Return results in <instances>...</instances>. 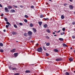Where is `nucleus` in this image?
<instances>
[{"instance_id":"f257e3e1","label":"nucleus","mask_w":75,"mask_h":75,"mask_svg":"<svg viewBox=\"0 0 75 75\" xmlns=\"http://www.w3.org/2000/svg\"><path fill=\"white\" fill-rule=\"evenodd\" d=\"M37 51L38 52H42V49L41 47H40V48H38L37 49Z\"/></svg>"},{"instance_id":"f03ea898","label":"nucleus","mask_w":75,"mask_h":75,"mask_svg":"<svg viewBox=\"0 0 75 75\" xmlns=\"http://www.w3.org/2000/svg\"><path fill=\"white\" fill-rule=\"evenodd\" d=\"M5 10L6 13H9V10H8V8L7 7L5 8Z\"/></svg>"},{"instance_id":"7ed1b4c3","label":"nucleus","mask_w":75,"mask_h":75,"mask_svg":"<svg viewBox=\"0 0 75 75\" xmlns=\"http://www.w3.org/2000/svg\"><path fill=\"white\" fill-rule=\"evenodd\" d=\"M56 61H62V59L61 58H58L57 59H56Z\"/></svg>"},{"instance_id":"20e7f679","label":"nucleus","mask_w":75,"mask_h":75,"mask_svg":"<svg viewBox=\"0 0 75 75\" xmlns=\"http://www.w3.org/2000/svg\"><path fill=\"white\" fill-rule=\"evenodd\" d=\"M32 32H31V31H29L28 32V34L29 35H32Z\"/></svg>"},{"instance_id":"39448f33","label":"nucleus","mask_w":75,"mask_h":75,"mask_svg":"<svg viewBox=\"0 0 75 75\" xmlns=\"http://www.w3.org/2000/svg\"><path fill=\"white\" fill-rule=\"evenodd\" d=\"M11 13H15L16 12V11H15V10L14 9H11L10 11Z\"/></svg>"},{"instance_id":"423d86ee","label":"nucleus","mask_w":75,"mask_h":75,"mask_svg":"<svg viewBox=\"0 0 75 75\" xmlns=\"http://www.w3.org/2000/svg\"><path fill=\"white\" fill-rule=\"evenodd\" d=\"M12 34L13 35H16L17 33V32H14V31L12 32Z\"/></svg>"},{"instance_id":"0eeeda50","label":"nucleus","mask_w":75,"mask_h":75,"mask_svg":"<svg viewBox=\"0 0 75 75\" xmlns=\"http://www.w3.org/2000/svg\"><path fill=\"white\" fill-rule=\"evenodd\" d=\"M8 10H10V9H11V8H13V7H12L11 6H8Z\"/></svg>"},{"instance_id":"6e6552de","label":"nucleus","mask_w":75,"mask_h":75,"mask_svg":"<svg viewBox=\"0 0 75 75\" xmlns=\"http://www.w3.org/2000/svg\"><path fill=\"white\" fill-rule=\"evenodd\" d=\"M54 52H58L59 51L58 50H57V49H54Z\"/></svg>"},{"instance_id":"1a4fd4ad","label":"nucleus","mask_w":75,"mask_h":75,"mask_svg":"<svg viewBox=\"0 0 75 75\" xmlns=\"http://www.w3.org/2000/svg\"><path fill=\"white\" fill-rule=\"evenodd\" d=\"M16 51V49H13L11 50V52H14Z\"/></svg>"},{"instance_id":"9d476101","label":"nucleus","mask_w":75,"mask_h":75,"mask_svg":"<svg viewBox=\"0 0 75 75\" xmlns=\"http://www.w3.org/2000/svg\"><path fill=\"white\" fill-rule=\"evenodd\" d=\"M69 61H70V62L73 61V59H72V57H70L69 59Z\"/></svg>"},{"instance_id":"9b49d317","label":"nucleus","mask_w":75,"mask_h":75,"mask_svg":"<svg viewBox=\"0 0 75 75\" xmlns=\"http://www.w3.org/2000/svg\"><path fill=\"white\" fill-rule=\"evenodd\" d=\"M11 70H13V71H14L15 70H17V68H13L11 67Z\"/></svg>"},{"instance_id":"f8f14e48","label":"nucleus","mask_w":75,"mask_h":75,"mask_svg":"<svg viewBox=\"0 0 75 75\" xmlns=\"http://www.w3.org/2000/svg\"><path fill=\"white\" fill-rule=\"evenodd\" d=\"M18 56V53H15L14 54V56L15 57H17Z\"/></svg>"},{"instance_id":"ddd939ff","label":"nucleus","mask_w":75,"mask_h":75,"mask_svg":"<svg viewBox=\"0 0 75 75\" xmlns=\"http://www.w3.org/2000/svg\"><path fill=\"white\" fill-rule=\"evenodd\" d=\"M30 27H34V25L33 23H31L30 24Z\"/></svg>"},{"instance_id":"4468645a","label":"nucleus","mask_w":75,"mask_h":75,"mask_svg":"<svg viewBox=\"0 0 75 75\" xmlns=\"http://www.w3.org/2000/svg\"><path fill=\"white\" fill-rule=\"evenodd\" d=\"M47 26L48 25H47V24H45L43 25V27H44V28H47Z\"/></svg>"},{"instance_id":"2eb2a0df","label":"nucleus","mask_w":75,"mask_h":75,"mask_svg":"<svg viewBox=\"0 0 75 75\" xmlns=\"http://www.w3.org/2000/svg\"><path fill=\"white\" fill-rule=\"evenodd\" d=\"M69 8L71 10H72V9H73V6L71 5H70Z\"/></svg>"},{"instance_id":"dca6fc26","label":"nucleus","mask_w":75,"mask_h":75,"mask_svg":"<svg viewBox=\"0 0 75 75\" xmlns=\"http://www.w3.org/2000/svg\"><path fill=\"white\" fill-rule=\"evenodd\" d=\"M25 73H30V71L28 70H27L25 71Z\"/></svg>"},{"instance_id":"f3484780","label":"nucleus","mask_w":75,"mask_h":75,"mask_svg":"<svg viewBox=\"0 0 75 75\" xmlns=\"http://www.w3.org/2000/svg\"><path fill=\"white\" fill-rule=\"evenodd\" d=\"M33 30L34 32L35 33V32L37 31V30H36V29H35V28H33Z\"/></svg>"},{"instance_id":"a211bd4d","label":"nucleus","mask_w":75,"mask_h":75,"mask_svg":"<svg viewBox=\"0 0 75 75\" xmlns=\"http://www.w3.org/2000/svg\"><path fill=\"white\" fill-rule=\"evenodd\" d=\"M59 40L60 41H64V39L62 38H59Z\"/></svg>"},{"instance_id":"6ab92c4d","label":"nucleus","mask_w":75,"mask_h":75,"mask_svg":"<svg viewBox=\"0 0 75 75\" xmlns=\"http://www.w3.org/2000/svg\"><path fill=\"white\" fill-rule=\"evenodd\" d=\"M42 22H39L38 24L40 25H41V24H42Z\"/></svg>"},{"instance_id":"aec40b11","label":"nucleus","mask_w":75,"mask_h":75,"mask_svg":"<svg viewBox=\"0 0 75 75\" xmlns=\"http://www.w3.org/2000/svg\"><path fill=\"white\" fill-rule=\"evenodd\" d=\"M45 38H47V39L48 40H50V37H48V36H46L45 37Z\"/></svg>"},{"instance_id":"412c9836","label":"nucleus","mask_w":75,"mask_h":75,"mask_svg":"<svg viewBox=\"0 0 75 75\" xmlns=\"http://www.w3.org/2000/svg\"><path fill=\"white\" fill-rule=\"evenodd\" d=\"M63 47H68V46H67V45H66L65 44H64V43H63Z\"/></svg>"},{"instance_id":"4be33fe9","label":"nucleus","mask_w":75,"mask_h":75,"mask_svg":"<svg viewBox=\"0 0 75 75\" xmlns=\"http://www.w3.org/2000/svg\"><path fill=\"white\" fill-rule=\"evenodd\" d=\"M47 32L48 33H51V31H50V30L49 29L47 30Z\"/></svg>"},{"instance_id":"5701e85b","label":"nucleus","mask_w":75,"mask_h":75,"mask_svg":"<svg viewBox=\"0 0 75 75\" xmlns=\"http://www.w3.org/2000/svg\"><path fill=\"white\" fill-rule=\"evenodd\" d=\"M24 36L25 37H27V34L26 33H25L23 34Z\"/></svg>"},{"instance_id":"b1692460","label":"nucleus","mask_w":75,"mask_h":75,"mask_svg":"<svg viewBox=\"0 0 75 75\" xmlns=\"http://www.w3.org/2000/svg\"><path fill=\"white\" fill-rule=\"evenodd\" d=\"M4 19L5 21H6V22H7V21H8V20H7V19L6 18H4Z\"/></svg>"},{"instance_id":"393cba45","label":"nucleus","mask_w":75,"mask_h":75,"mask_svg":"<svg viewBox=\"0 0 75 75\" xmlns=\"http://www.w3.org/2000/svg\"><path fill=\"white\" fill-rule=\"evenodd\" d=\"M65 75H69V74L68 72H66L65 73Z\"/></svg>"},{"instance_id":"a878e982","label":"nucleus","mask_w":75,"mask_h":75,"mask_svg":"<svg viewBox=\"0 0 75 75\" xmlns=\"http://www.w3.org/2000/svg\"><path fill=\"white\" fill-rule=\"evenodd\" d=\"M0 47H3V44L2 43H0Z\"/></svg>"},{"instance_id":"bb28decb","label":"nucleus","mask_w":75,"mask_h":75,"mask_svg":"<svg viewBox=\"0 0 75 75\" xmlns=\"http://www.w3.org/2000/svg\"><path fill=\"white\" fill-rule=\"evenodd\" d=\"M61 18L62 19H64V16L63 15H62L61 16Z\"/></svg>"},{"instance_id":"cd10ccee","label":"nucleus","mask_w":75,"mask_h":75,"mask_svg":"<svg viewBox=\"0 0 75 75\" xmlns=\"http://www.w3.org/2000/svg\"><path fill=\"white\" fill-rule=\"evenodd\" d=\"M6 23L8 25H10V23L8 22H7Z\"/></svg>"},{"instance_id":"c85d7f7f","label":"nucleus","mask_w":75,"mask_h":75,"mask_svg":"<svg viewBox=\"0 0 75 75\" xmlns=\"http://www.w3.org/2000/svg\"><path fill=\"white\" fill-rule=\"evenodd\" d=\"M0 52H4V50H3L1 49L0 50Z\"/></svg>"},{"instance_id":"c756f323","label":"nucleus","mask_w":75,"mask_h":75,"mask_svg":"<svg viewBox=\"0 0 75 75\" xmlns=\"http://www.w3.org/2000/svg\"><path fill=\"white\" fill-rule=\"evenodd\" d=\"M14 27L15 28H17V26L16 24L14 25Z\"/></svg>"},{"instance_id":"7c9ffc66","label":"nucleus","mask_w":75,"mask_h":75,"mask_svg":"<svg viewBox=\"0 0 75 75\" xmlns=\"http://www.w3.org/2000/svg\"><path fill=\"white\" fill-rule=\"evenodd\" d=\"M44 17V16L42 15H41L40 16V18H42V17Z\"/></svg>"},{"instance_id":"2f4dec72","label":"nucleus","mask_w":75,"mask_h":75,"mask_svg":"<svg viewBox=\"0 0 75 75\" xmlns=\"http://www.w3.org/2000/svg\"><path fill=\"white\" fill-rule=\"evenodd\" d=\"M48 19H49L48 18H43V20H48Z\"/></svg>"},{"instance_id":"473e14b6","label":"nucleus","mask_w":75,"mask_h":75,"mask_svg":"<svg viewBox=\"0 0 75 75\" xmlns=\"http://www.w3.org/2000/svg\"><path fill=\"white\" fill-rule=\"evenodd\" d=\"M24 21L25 22V23H27L28 22V21H27V19H25L24 20Z\"/></svg>"},{"instance_id":"72a5a7b5","label":"nucleus","mask_w":75,"mask_h":75,"mask_svg":"<svg viewBox=\"0 0 75 75\" xmlns=\"http://www.w3.org/2000/svg\"><path fill=\"white\" fill-rule=\"evenodd\" d=\"M23 25V23H19V25Z\"/></svg>"},{"instance_id":"f704fd0d","label":"nucleus","mask_w":75,"mask_h":75,"mask_svg":"<svg viewBox=\"0 0 75 75\" xmlns=\"http://www.w3.org/2000/svg\"><path fill=\"white\" fill-rule=\"evenodd\" d=\"M46 45L47 46H49V45H50V43H46Z\"/></svg>"},{"instance_id":"c9c22d12","label":"nucleus","mask_w":75,"mask_h":75,"mask_svg":"<svg viewBox=\"0 0 75 75\" xmlns=\"http://www.w3.org/2000/svg\"><path fill=\"white\" fill-rule=\"evenodd\" d=\"M63 31H65V28H63L62 29Z\"/></svg>"},{"instance_id":"e433bc0d","label":"nucleus","mask_w":75,"mask_h":75,"mask_svg":"<svg viewBox=\"0 0 75 75\" xmlns=\"http://www.w3.org/2000/svg\"><path fill=\"white\" fill-rule=\"evenodd\" d=\"M9 26V25H6V28H8Z\"/></svg>"},{"instance_id":"4c0bfd02","label":"nucleus","mask_w":75,"mask_h":75,"mask_svg":"<svg viewBox=\"0 0 75 75\" xmlns=\"http://www.w3.org/2000/svg\"><path fill=\"white\" fill-rule=\"evenodd\" d=\"M31 8H34V6H31Z\"/></svg>"},{"instance_id":"58836bf2","label":"nucleus","mask_w":75,"mask_h":75,"mask_svg":"<svg viewBox=\"0 0 75 75\" xmlns=\"http://www.w3.org/2000/svg\"><path fill=\"white\" fill-rule=\"evenodd\" d=\"M11 66H10L9 67V68L10 69V70H11Z\"/></svg>"},{"instance_id":"ea45409f","label":"nucleus","mask_w":75,"mask_h":75,"mask_svg":"<svg viewBox=\"0 0 75 75\" xmlns=\"http://www.w3.org/2000/svg\"><path fill=\"white\" fill-rule=\"evenodd\" d=\"M25 17L26 18H28V16L27 15H25Z\"/></svg>"},{"instance_id":"a19ab883","label":"nucleus","mask_w":75,"mask_h":75,"mask_svg":"<svg viewBox=\"0 0 75 75\" xmlns=\"http://www.w3.org/2000/svg\"><path fill=\"white\" fill-rule=\"evenodd\" d=\"M14 75H19V73H16L14 74Z\"/></svg>"},{"instance_id":"79ce46f5","label":"nucleus","mask_w":75,"mask_h":75,"mask_svg":"<svg viewBox=\"0 0 75 75\" xmlns=\"http://www.w3.org/2000/svg\"><path fill=\"white\" fill-rule=\"evenodd\" d=\"M46 56H48L49 55V54H48L47 53H46Z\"/></svg>"},{"instance_id":"37998d69","label":"nucleus","mask_w":75,"mask_h":75,"mask_svg":"<svg viewBox=\"0 0 75 75\" xmlns=\"http://www.w3.org/2000/svg\"><path fill=\"white\" fill-rule=\"evenodd\" d=\"M43 49L44 50H45V51H46V50H47V49H46L45 48V47H43Z\"/></svg>"},{"instance_id":"c03bdc74","label":"nucleus","mask_w":75,"mask_h":75,"mask_svg":"<svg viewBox=\"0 0 75 75\" xmlns=\"http://www.w3.org/2000/svg\"><path fill=\"white\" fill-rule=\"evenodd\" d=\"M13 7H15V8H17V6H15V5H13Z\"/></svg>"},{"instance_id":"a18cd8bd","label":"nucleus","mask_w":75,"mask_h":75,"mask_svg":"<svg viewBox=\"0 0 75 75\" xmlns=\"http://www.w3.org/2000/svg\"><path fill=\"white\" fill-rule=\"evenodd\" d=\"M72 38L73 39H74V38H75V36H72Z\"/></svg>"},{"instance_id":"49530a36","label":"nucleus","mask_w":75,"mask_h":75,"mask_svg":"<svg viewBox=\"0 0 75 75\" xmlns=\"http://www.w3.org/2000/svg\"><path fill=\"white\" fill-rule=\"evenodd\" d=\"M72 24L73 25H75V22H73Z\"/></svg>"},{"instance_id":"de8ad7c7","label":"nucleus","mask_w":75,"mask_h":75,"mask_svg":"<svg viewBox=\"0 0 75 75\" xmlns=\"http://www.w3.org/2000/svg\"><path fill=\"white\" fill-rule=\"evenodd\" d=\"M64 6H66L67 5V4H64Z\"/></svg>"},{"instance_id":"09e8293b","label":"nucleus","mask_w":75,"mask_h":75,"mask_svg":"<svg viewBox=\"0 0 75 75\" xmlns=\"http://www.w3.org/2000/svg\"><path fill=\"white\" fill-rule=\"evenodd\" d=\"M4 16L3 13H1V16Z\"/></svg>"},{"instance_id":"8fccbe9b","label":"nucleus","mask_w":75,"mask_h":75,"mask_svg":"<svg viewBox=\"0 0 75 75\" xmlns=\"http://www.w3.org/2000/svg\"><path fill=\"white\" fill-rule=\"evenodd\" d=\"M38 46V43H37L36 44V47H37V46Z\"/></svg>"},{"instance_id":"3c124183","label":"nucleus","mask_w":75,"mask_h":75,"mask_svg":"<svg viewBox=\"0 0 75 75\" xmlns=\"http://www.w3.org/2000/svg\"><path fill=\"white\" fill-rule=\"evenodd\" d=\"M0 7H3V6H2V5H1V4H0Z\"/></svg>"},{"instance_id":"603ef678","label":"nucleus","mask_w":75,"mask_h":75,"mask_svg":"<svg viewBox=\"0 0 75 75\" xmlns=\"http://www.w3.org/2000/svg\"><path fill=\"white\" fill-rule=\"evenodd\" d=\"M3 31L4 32H6V30L5 29H4V30H3Z\"/></svg>"},{"instance_id":"864d4df0","label":"nucleus","mask_w":75,"mask_h":75,"mask_svg":"<svg viewBox=\"0 0 75 75\" xmlns=\"http://www.w3.org/2000/svg\"><path fill=\"white\" fill-rule=\"evenodd\" d=\"M60 34L61 35H63V34L62 33H61Z\"/></svg>"},{"instance_id":"5fc2aeb1","label":"nucleus","mask_w":75,"mask_h":75,"mask_svg":"<svg viewBox=\"0 0 75 75\" xmlns=\"http://www.w3.org/2000/svg\"><path fill=\"white\" fill-rule=\"evenodd\" d=\"M59 32H60V30H59L58 32H57V33H59Z\"/></svg>"},{"instance_id":"6e6d98bb","label":"nucleus","mask_w":75,"mask_h":75,"mask_svg":"<svg viewBox=\"0 0 75 75\" xmlns=\"http://www.w3.org/2000/svg\"><path fill=\"white\" fill-rule=\"evenodd\" d=\"M57 36V35H54V37H55L56 36Z\"/></svg>"},{"instance_id":"4d7b16f0","label":"nucleus","mask_w":75,"mask_h":75,"mask_svg":"<svg viewBox=\"0 0 75 75\" xmlns=\"http://www.w3.org/2000/svg\"><path fill=\"white\" fill-rule=\"evenodd\" d=\"M70 49H71V50H72V47H71L70 48Z\"/></svg>"},{"instance_id":"13d9d810","label":"nucleus","mask_w":75,"mask_h":75,"mask_svg":"<svg viewBox=\"0 0 75 75\" xmlns=\"http://www.w3.org/2000/svg\"><path fill=\"white\" fill-rule=\"evenodd\" d=\"M53 34H55V32H53Z\"/></svg>"},{"instance_id":"bf43d9fd","label":"nucleus","mask_w":75,"mask_h":75,"mask_svg":"<svg viewBox=\"0 0 75 75\" xmlns=\"http://www.w3.org/2000/svg\"><path fill=\"white\" fill-rule=\"evenodd\" d=\"M63 34H65V33L64 32H63Z\"/></svg>"},{"instance_id":"052dcab7","label":"nucleus","mask_w":75,"mask_h":75,"mask_svg":"<svg viewBox=\"0 0 75 75\" xmlns=\"http://www.w3.org/2000/svg\"><path fill=\"white\" fill-rule=\"evenodd\" d=\"M70 1H72V0H69Z\"/></svg>"},{"instance_id":"680f3d73","label":"nucleus","mask_w":75,"mask_h":75,"mask_svg":"<svg viewBox=\"0 0 75 75\" xmlns=\"http://www.w3.org/2000/svg\"><path fill=\"white\" fill-rule=\"evenodd\" d=\"M47 4V5H48V4L47 3V4Z\"/></svg>"},{"instance_id":"e2e57ef3","label":"nucleus","mask_w":75,"mask_h":75,"mask_svg":"<svg viewBox=\"0 0 75 75\" xmlns=\"http://www.w3.org/2000/svg\"><path fill=\"white\" fill-rule=\"evenodd\" d=\"M49 1H51L52 0H49Z\"/></svg>"},{"instance_id":"0e129e2a","label":"nucleus","mask_w":75,"mask_h":75,"mask_svg":"<svg viewBox=\"0 0 75 75\" xmlns=\"http://www.w3.org/2000/svg\"><path fill=\"white\" fill-rule=\"evenodd\" d=\"M16 42H18V41H16Z\"/></svg>"},{"instance_id":"69168bd1","label":"nucleus","mask_w":75,"mask_h":75,"mask_svg":"<svg viewBox=\"0 0 75 75\" xmlns=\"http://www.w3.org/2000/svg\"><path fill=\"white\" fill-rule=\"evenodd\" d=\"M74 53H75V50L74 51Z\"/></svg>"},{"instance_id":"338daca9","label":"nucleus","mask_w":75,"mask_h":75,"mask_svg":"<svg viewBox=\"0 0 75 75\" xmlns=\"http://www.w3.org/2000/svg\"><path fill=\"white\" fill-rule=\"evenodd\" d=\"M74 14H75V12H74Z\"/></svg>"},{"instance_id":"774afa93","label":"nucleus","mask_w":75,"mask_h":75,"mask_svg":"<svg viewBox=\"0 0 75 75\" xmlns=\"http://www.w3.org/2000/svg\"><path fill=\"white\" fill-rule=\"evenodd\" d=\"M74 31H75V29H74Z\"/></svg>"}]
</instances>
